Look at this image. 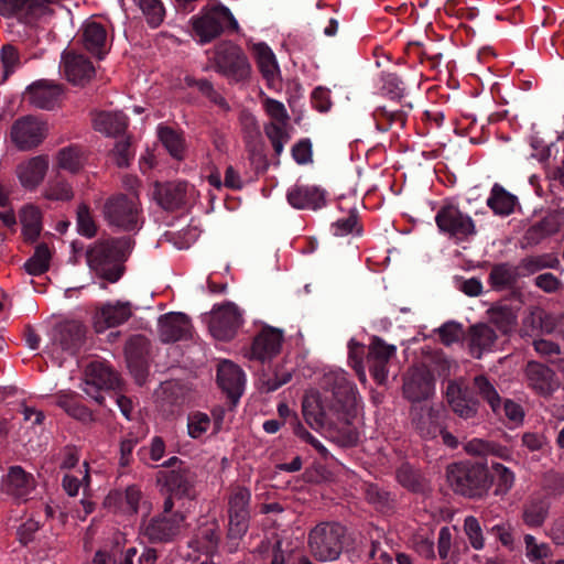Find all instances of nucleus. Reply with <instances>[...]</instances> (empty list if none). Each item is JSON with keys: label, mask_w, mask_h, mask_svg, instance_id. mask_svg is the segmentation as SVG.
Returning <instances> with one entry per match:
<instances>
[{"label": "nucleus", "mask_w": 564, "mask_h": 564, "mask_svg": "<svg viewBox=\"0 0 564 564\" xmlns=\"http://www.w3.org/2000/svg\"><path fill=\"white\" fill-rule=\"evenodd\" d=\"M159 336L163 343H175L192 336V324L183 313L171 312L159 318Z\"/></svg>", "instance_id": "obj_23"}, {"label": "nucleus", "mask_w": 564, "mask_h": 564, "mask_svg": "<svg viewBox=\"0 0 564 564\" xmlns=\"http://www.w3.org/2000/svg\"><path fill=\"white\" fill-rule=\"evenodd\" d=\"M288 123L268 122L264 124V133L270 140L274 153L281 155L285 143L289 142L290 135L286 132Z\"/></svg>", "instance_id": "obj_52"}, {"label": "nucleus", "mask_w": 564, "mask_h": 564, "mask_svg": "<svg viewBox=\"0 0 564 564\" xmlns=\"http://www.w3.org/2000/svg\"><path fill=\"white\" fill-rule=\"evenodd\" d=\"M525 556L533 564H545L546 558L552 556L551 547L547 543L538 542L532 534H525L524 538Z\"/></svg>", "instance_id": "obj_49"}, {"label": "nucleus", "mask_w": 564, "mask_h": 564, "mask_svg": "<svg viewBox=\"0 0 564 564\" xmlns=\"http://www.w3.org/2000/svg\"><path fill=\"white\" fill-rule=\"evenodd\" d=\"M215 67L218 73L231 83L245 82L249 78L251 67L241 47L224 42L216 47Z\"/></svg>", "instance_id": "obj_6"}, {"label": "nucleus", "mask_w": 564, "mask_h": 564, "mask_svg": "<svg viewBox=\"0 0 564 564\" xmlns=\"http://www.w3.org/2000/svg\"><path fill=\"white\" fill-rule=\"evenodd\" d=\"M158 135L167 152L175 159L181 160L184 153V140L182 135L170 127L160 126Z\"/></svg>", "instance_id": "obj_48"}, {"label": "nucleus", "mask_w": 564, "mask_h": 564, "mask_svg": "<svg viewBox=\"0 0 564 564\" xmlns=\"http://www.w3.org/2000/svg\"><path fill=\"white\" fill-rule=\"evenodd\" d=\"M93 124L96 131L107 135H116L126 130L128 119L122 112L102 111L95 116Z\"/></svg>", "instance_id": "obj_38"}, {"label": "nucleus", "mask_w": 564, "mask_h": 564, "mask_svg": "<svg viewBox=\"0 0 564 564\" xmlns=\"http://www.w3.org/2000/svg\"><path fill=\"white\" fill-rule=\"evenodd\" d=\"M120 386L118 373L104 361H91L86 366L83 379V391L102 405L105 398L104 391L116 390Z\"/></svg>", "instance_id": "obj_7"}, {"label": "nucleus", "mask_w": 564, "mask_h": 564, "mask_svg": "<svg viewBox=\"0 0 564 564\" xmlns=\"http://www.w3.org/2000/svg\"><path fill=\"white\" fill-rule=\"evenodd\" d=\"M397 480L412 492H424L427 489L426 479L409 464H403L398 468Z\"/></svg>", "instance_id": "obj_45"}, {"label": "nucleus", "mask_w": 564, "mask_h": 564, "mask_svg": "<svg viewBox=\"0 0 564 564\" xmlns=\"http://www.w3.org/2000/svg\"><path fill=\"white\" fill-rule=\"evenodd\" d=\"M560 228L558 218L554 215H547L528 229L527 238L531 242L538 243L542 239L556 234Z\"/></svg>", "instance_id": "obj_46"}, {"label": "nucleus", "mask_w": 564, "mask_h": 564, "mask_svg": "<svg viewBox=\"0 0 564 564\" xmlns=\"http://www.w3.org/2000/svg\"><path fill=\"white\" fill-rule=\"evenodd\" d=\"M120 259L119 241L113 239L97 241L86 251V260L90 270L111 283L117 282L121 276Z\"/></svg>", "instance_id": "obj_5"}, {"label": "nucleus", "mask_w": 564, "mask_h": 564, "mask_svg": "<svg viewBox=\"0 0 564 564\" xmlns=\"http://www.w3.org/2000/svg\"><path fill=\"white\" fill-rule=\"evenodd\" d=\"M253 50L261 74L269 83H273L279 73V66L272 50L264 43L256 44Z\"/></svg>", "instance_id": "obj_42"}, {"label": "nucleus", "mask_w": 564, "mask_h": 564, "mask_svg": "<svg viewBox=\"0 0 564 564\" xmlns=\"http://www.w3.org/2000/svg\"><path fill=\"white\" fill-rule=\"evenodd\" d=\"M169 490L181 496H189L195 482V474L186 466H180L169 471H161Z\"/></svg>", "instance_id": "obj_34"}, {"label": "nucleus", "mask_w": 564, "mask_h": 564, "mask_svg": "<svg viewBox=\"0 0 564 564\" xmlns=\"http://www.w3.org/2000/svg\"><path fill=\"white\" fill-rule=\"evenodd\" d=\"M550 510L546 497H531L522 508V520L529 528H540L545 522Z\"/></svg>", "instance_id": "obj_36"}, {"label": "nucleus", "mask_w": 564, "mask_h": 564, "mask_svg": "<svg viewBox=\"0 0 564 564\" xmlns=\"http://www.w3.org/2000/svg\"><path fill=\"white\" fill-rule=\"evenodd\" d=\"M131 316L132 305L130 302H108L96 312L94 327L97 333H102L126 323Z\"/></svg>", "instance_id": "obj_21"}, {"label": "nucleus", "mask_w": 564, "mask_h": 564, "mask_svg": "<svg viewBox=\"0 0 564 564\" xmlns=\"http://www.w3.org/2000/svg\"><path fill=\"white\" fill-rule=\"evenodd\" d=\"M435 223L442 234L458 241L466 240L476 234L473 218L454 205L442 206L436 213Z\"/></svg>", "instance_id": "obj_9"}, {"label": "nucleus", "mask_w": 564, "mask_h": 564, "mask_svg": "<svg viewBox=\"0 0 564 564\" xmlns=\"http://www.w3.org/2000/svg\"><path fill=\"white\" fill-rule=\"evenodd\" d=\"M321 392L306 394L302 402L305 421L315 430L341 431L357 414V390L344 370H329L321 380Z\"/></svg>", "instance_id": "obj_1"}, {"label": "nucleus", "mask_w": 564, "mask_h": 564, "mask_svg": "<svg viewBox=\"0 0 564 564\" xmlns=\"http://www.w3.org/2000/svg\"><path fill=\"white\" fill-rule=\"evenodd\" d=\"M20 221L26 240L34 241L41 232V212L36 206L28 205L21 209Z\"/></svg>", "instance_id": "obj_44"}, {"label": "nucleus", "mask_w": 564, "mask_h": 564, "mask_svg": "<svg viewBox=\"0 0 564 564\" xmlns=\"http://www.w3.org/2000/svg\"><path fill=\"white\" fill-rule=\"evenodd\" d=\"M138 6L151 28H158L163 22L165 9L161 0H139Z\"/></svg>", "instance_id": "obj_53"}, {"label": "nucleus", "mask_w": 564, "mask_h": 564, "mask_svg": "<svg viewBox=\"0 0 564 564\" xmlns=\"http://www.w3.org/2000/svg\"><path fill=\"white\" fill-rule=\"evenodd\" d=\"M488 319L502 334L510 333L517 325V314L509 305H494L487 311Z\"/></svg>", "instance_id": "obj_43"}, {"label": "nucleus", "mask_w": 564, "mask_h": 564, "mask_svg": "<svg viewBox=\"0 0 564 564\" xmlns=\"http://www.w3.org/2000/svg\"><path fill=\"white\" fill-rule=\"evenodd\" d=\"M473 388L475 393L489 404L495 414H500L501 398L495 384L486 376H476Z\"/></svg>", "instance_id": "obj_41"}, {"label": "nucleus", "mask_w": 564, "mask_h": 564, "mask_svg": "<svg viewBox=\"0 0 564 564\" xmlns=\"http://www.w3.org/2000/svg\"><path fill=\"white\" fill-rule=\"evenodd\" d=\"M433 391V380L430 375L423 369H411L403 382L404 397L413 402H420L430 397Z\"/></svg>", "instance_id": "obj_29"}, {"label": "nucleus", "mask_w": 564, "mask_h": 564, "mask_svg": "<svg viewBox=\"0 0 564 564\" xmlns=\"http://www.w3.org/2000/svg\"><path fill=\"white\" fill-rule=\"evenodd\" d=\"M62 93L61 85L41 79L28 86L24 99L36 108L50 110L57 105Z\"/></svg>", "instance_id": "obj_22"}, {"label": "nucleus", "mask_w": 564, "mask_h": 564, "mask_svg": "<svg viewBox=\"0 0 564 564\" xmlns=\"http://www.w3.org/2000/svg\"><path fill=\"white\" fill-rule=\"evenodd\" d=\"M217 381L219 387L235 401L238 400L245 387V373L237 365L224 360L218 366Z\"/></svg>", "instance_id": "obj_30"}, {"label": "nucleus", "mask_w": 564, "mask_h": 564, "mask_svg": "<svg viewBox=\"0 0 564 564\" xmlns=\"http://www.w3.org/2000/svg\"><path fill=\"white\" fill-rule=\"evenodd\" d=\"M192 26L199 43H209L218 37L224 30V23L229 22L234 29H238V22L231 11L224 6L212 8L198 17H193Z\"/></svg>", "instance_id": "obj_8"}, {"label": "nucleus", "mask_w": 564, "mask_h": 564, "mask_svg": "<svg viewBox=\"0 0 564 564\" xmlns=\"http://www.w3.org/2000/svg\"><path fill=\"white\" fill-rule=\"evenodd\" d=\"M220 543V524L216 519H205L195 530L187 545L195 552L214 555Z\"/></svg>", "instance_id": "obj_18"}, {"label": "nucleus", "mask_w": 564, "mask_h": 564, "mask_svg": "<svg viewBox=\"0 0 564 564\" xmlns=\"http://www.w3.org/2000/svg\"><path fill=\"white\" fill-rule=\"evenodd\" d=\"M446 477L455 494L469 499L486 497L492 485L488 468L480 463H454L447 467Z\"/></svg>", "instance_id": "obj_2"}, {"label": "nucleus", "mask_w": 564, "mask_h": 564, "mask_svg": "<svg viewBox=\"0 0 564 564\" xmlns=\"http://www.w3.org/2000/svg\"><path fill=\"white\" fill-rule=\"evenodd\" d=\"M0 57L4 69L2 78L4 82L20 64L19 53L13 45L7 44L2 46Z\"/></svg>", "instance_id": "obj_60"}, {"label": "nucleus", "mask_w": 564, "mask_h": 564, "mask_svg": "<svg viewBox=\"0 0 564 564\" xmlns=\"http://www.w3.org/2000/svg\"><path fill=\"white\" fill-rule=\"evenodd\" d=\"M492 468L496 475L495 495L505 496L510 491V489L514 485V474L508 467L499 463L494 464Z\"/></svg>", "instance_id": "obj_54"}, {"label": "nucleus", "mask_w": 564, "mask_h": 564, "mask_svg": "<svg viewBox=\"0 0 564 564\" xmlns=\"http://www.w3.org/2000/svg\"><path fill=\"white\" fill-rule=\"evenodd\" d=\"M446 399L452 410L467 420L476 416L479 402L468 395L467 387L460 381H449L446 387Z\"/></svg>", "instance_id": "obj_26"}, {"label": "nucleus", "mask_w": 564, "mask_h": 564, "mask_svg": "<svg viewBox=\"0 0 564 564\" xmlns=\"http://www.w3.org/2000/svg\"><path fill=\"white\" fill-rule=\"evenodd\" d=\"M242 314L231 302L215 307L209 319V330L219 340L231 339L242 325Z\"/></svg>", "instance_id": "obj_11"}, {"label": "nucleus", "mask_w": 564, "mask_h": 564, "mask_svg": "<svg viewBox=\"0 0 564 564\" xmlns=\"http://www.w3.org/2000/svg\"><path fill=\"white\" fill-rule=\"evenodd\" d=\"M516 203L517 197L498 183L494 184L490 195L487 198V206L499 216H509L512 214Z\"/></svg>", "instance_id": "obj_37"}, {"label": "nucleus", "mask_w": 564, "mask_h": 564, "mask_svg": "<svg viewBox=\"0 0 564 564\" xmlns=\"http://www.w3.org/2000/svg\"><path fill=\"white\" fill-rule=\"evenodd\" d=\"M57 166L70 173H77L84 166V153L77 147H66L58 151Z\"/></svg>", "instance_id": "obj_47"}, {"label": "nucleus", "mask_w": 564, "mask_h": 564, "mask_svg": "<svg viewBox=\"0 0 564 564\" xmlns=\"http://www.w3.org/2000/svg\"><path fill=\"white\" fill-rule=\"evenodd\" d=\"M414 429L423 438H434L441 432L438 413L426 405H414L411 409Z\"/></svg>", "instance_id": "obj_33"}, {"label": "nucleus", "mask_w": 564, "mask_h": 564, "mask_svg": "<svg viewBox=\"0 0 564 564\" xmlns=\"http://www.w3.org/2000/svg\"><path fill=\"white\" fill-rule=\"evenodd\" d=\"M77 230L87 238H91L97 232L96 224L89 213L87 205L82 204L77 208Z\"/></svg>", "instance_id": "obj_58"}, {"label": "nucleus", "mask_w": 564, "mask_h": 564, "mask_svg": "<svg viewBox=\"0 0 564 564\" xmlns=\"http://www.w3.org/2000/svg\"><path fill=\"white\" fill-rule=\"evenodd\" d=\"M263 107L271 119L270 122L289 123L290 116L283 102L268 97L263 101Z\"/></svg>", "instance_id": "obj_59"}, {"label": "nucleus", "mask_w": 564, "mask_h": 564, "mask_svg": "<svg viewBox=\"0 0 564 564\" xmlns=\"http://www.w3.org/2000/svg\"><path fill=\"white\" fill-rule=\"evenodd\" d=\"M397 347L387 344L382 338L373 336L368 347L367 364L373 379L382 384L388 378V364L395 355Z\"/></svg>", "instance_id": "obj_16"}, {"label": "nucleus", "mask_w": 564, "mask_h": 564, "mask_svg": "<svg viewBox=\"0 0 564 564\" xmlns=\"http://www.w3.org/2000/svg\"><path fill=\"white\" fill-rule=\"evenodd\" d=\"M524 381L527 386L540 395H550L557 388L554 371L547 366L529 361L524 368Z\"/></svg>", "instance_id": "obj_24"}, {"label": "nucleus", "mask_w": 564, "mask_h": 564, "mask_svg": "<svg viewBox=\"0 0 564 564\" xmlns=\"http://www.w3.org/2000/svg\"><path fill=\"white\" fill-rule=\"evenodd\" d=\"M560 260L552 253L529 256L520 260L518 269L521 276L534 274L543 269H557Z\"/></svg>", "instance_id": "obj_40"}, {"label": "nucleus", "mask_w": 564, "mask_h": 564, "mask_svg": "<svg viewBox=\"0 0 564 564\" xmlns=\"http://www.w3.org/2000/svg\"><path fill=\"white\" fill-rule=\"evenodd\" d=\"M85 327L77 322H68L53 329L52 346L54 351L61 350L67 355H75L85 340Z\"/></svg>", "instance_id": "obj_17"}, {"label": "nucleus", "mask_w": 564, "mask_h": 564, "mask_svg": "<svg viewBox=\"0 0 564 564\" xmlns=\"http://www.w3.org/2000/svg\"><path fill=\"white\" fill-rule=\"evenodd\" d=\"M51 251L45 243L35 248L34 254L24 263V269L30 275H40L50 268Z\"/></svg>", "instance_id": "obj_50"}, {"label": "nucleus", "mask_w": 564, "mask_h": 564, "mask_svg": "<svg viewBox=\"0 0 564 564\" xmlns=\"http://www.w3.org/2000/svg\"><path fill=\"white\" fill-rule=\"evenodd\" d=\"M212 420L208 414L196 411L187 417V433L192 438H199L210 427Z\"/></svg>", "instance_id": "obj_55"}, {"label": "nucleus", "mask_w": 564, "mask_h": 564, "mask_svg": "<svg viewBox=\"0 0 564 564\" xmlns=\"http://www.w3.org/2000/svg\"><path fill=\"white\" fill-rule=\"evenodd\" d=\"M80 41L84 48L98 59H102L110 50V41L105 25L94 20H88L83 24Z\"/></svg>", "instance_id": "obj_20"}, {"label": "nucleus", "mask_w": 564, "mask_h": 564, "mask_svg": "<svg viewBox=\"0 0 564 564\" xmlns=\"http://www.w3.org/2000/svg\"><path fill=\"white\" fill-rule=\"evenodd\" d=\"M346 530L337 522H321L308 533L307 546L319 562H330L339 557L344 549Z\"/></svg>", "instance_id": "obj_3"}, {"label": "nucleus", "mask_w": 564, "mask_h": 564, "mask_svg": "<svg viewBox=\"0 0 564 564\" xmlns=\"http://www.w3.org/2000/svg\"><path fill=\"white\" fill-rule=\"evenodd\" d=\"M133 153L130 149V141L128 139H121L116 142L111 158L119 167H127L130 163Z\"/></svg>", "instance_id": "obj_62"}, {"label": "nucleus", "mask_w": 564, "mask_h": 564, "mask_svg": "<svg viewBox=\"0 0 564 564\" xmlns=\"http://www.w3.org/2000/svg\"><path fill=\"white\" fill-rule=\"evenodd\" d=\"M383 88L393 99L402 98L405 91L403 80L397 74L392 73L383 75Z\"/></svg>", "instance_id": "obj_63"}, {"label": "nucleus", "mask_w": 564, "mask_h": 564, "mask_svg": "<svg viewBox=\"0 0 564 564\" xmlns=\"http://www.w3.org/2000/svg\"><path fill=\"white\" fill-rule=\"evenodd\" d=\"M519 276L521 274L518 265L499 263L491 268L488 281L494 290H505L514 284Z\"/></svg>", "instance_id": "obj_39"}, {"label": "nucleus", "mask_w": 564, "mask_h": 564, "mask_svg": "<svg viewBox=\"0 0 564 564\" xmlns=\"http://www.w3.org/2000/svg\"><path fill=\"white\" fill-rule=\"evenodd\" d=\"M2 487L13 498L26 500L35 489V481L22 467L12 466L3 478Z\"/></svg>", "instance_id": "obj_28"}, {"label": "nucleus", "mask_w": 564, "mask_h": 564, "mask_svg": "<svg viewBox=\"0 0 564 564\" xmlns=\"http://www.w3.org/2000/svg\"><path fill=\"white\" fill-rule=\"evenodd\" d=\"M187 183L166 182L156 183L154 186V199L165 210H175L185 204Z\"/></svg>", "instance_id": "obj_31"}, {"label": "nucleus", "mask_w": 564, "mask_h": 564, "mask_svg": "<svg viewBox=\"0 0 564 564\" xmlns=\"http://www.w3.org/2000/svg\"><path fill=\"white\" fill-rule=\"evenodd\" d=\"M61 69L66 79L74 85H84L95 76V67L83 54L73 51H64L62 54Z\"/></svg>", "instance_id": "obj_19"}, {"label": "nucleus", "mask_w": 564, "mask_h": 564, "mask_svg": "<svg viewBox=\"0 0 564 564\" xmlns=\"http://www.w3.org/2000/svg\"><path fill=\"white\" fill-rule=\"evenodd\" d=\"M498 335L485 323L473 325L468 329L467 344L470 355L480 359L484 354L494 350Z\"/></svg>", "instance_id": "obj_27"}, {"label": "nucleus", "mask_w": 564, "mask_h": 564, "mask_svg": "<svg viewBox=\"0 0 564 564\" xmlns=\"http://www.w3.org/2000/svg\"><path fill=\"white\" fill-rule=\"evenodd\" d=\"M358 225V217L357 214L351 212L349 215H347L344 218L338 219L332 225V228L334 230L335 236H346L356 229Z\"/></svg>", "instance_id": "obj_64"}, {"label": "nucleus", "mask_w": 564, "mask_h": 564, "mask_svg": "<svg viewBox=\"0 0 564 564\" xmlns=\"http://www.w3.org/2000/svg\"><path fill=\"white\" fill-rule=\"evenodd\" d=\"M283 340L282 329L263 327L253 338L249 358L261 362L272 360L281 352Z\"/></svg>", "instance_id": "obj_14"}, {"label": "nucleus", "mask_w": 564, "mask_h": 564, "mask_svg": "<svg viewBox=\"0 0 564 564\" xmlns=\"http://www.w3.org/2000/svg\"><path fill=\"white\" fill-rule=\"evenodd\" d=\"M47 132L46 123L33 116L18 119L11 128L12 142L19 150L28 151L37 147Z\"/></svg>", "instance_id": "obj_12"}, {"label": "nucleus", "mask_w": 564, "mask_h": 564, "mask_svg": "<svg viewBox=\"0 0 564 564\" xmlns=\"http://www.w3.org/2000/svg\"><path fill=\"white\" fill-rule=\"evenodd\" d=\"M59 0H0V14L4 17L17 15L25 23L35 18L51 13V6Z\"/></svg>", "instance_id": "obj_15"}, {"label": "nucleus", "mask_w": 564, "mask_h": 564, "mask_svg": "<svg viewBox=\"0 0 564 564\" xmlns=\"http://www.w3.org/2000/svg\"><path fill=\"white\" fill-rule=\"evenodd\" d=\"M288 202L297 209H319L325 203V192L316 186L295 185L288 192Z\"/></svg>", "instance_id": "obj_32"}, {"label": "nucleus", "mask_w": 564, "mask_h": 564, "mask_svg": "<svg viewBox=\"0 0 564 564\" xmlns=\"http://www.w3.org/2000/svg\"><path fill=\"white\" fill-rule=\"evenodd\" d=\"M43 195L50 200H70L74 193L67 182L56 180L47 183Z\"/></svg>", "instance_id": "obj_57"}, {"label": "nucleus", "mask_w": 564, "mask_h": 564, "mask_svg": "<svg viewBox=\"0 0 564 564\" xmlns=\"http://www.w3.org/2000/svg\"><path fill=\"white\" fill-rule=\"evenodd\" d=\"M117 499H123L121 508L124 512L134 514L139 510V503L142 499V492L139 487L132 485L126 489L123 495L119 492L108 495V497L106 498V503L110 505L112 501Z\"/></svg>", "instance_id": "obj_51"}, {"label": "nucleus", "mask_w": 564, "mask_h": 564, "mask_svg": "<svg viewBox=\"0 0 564 564\" xmlns=\"http://www.w3.org/2000/svg\"><path fill=\"white\" fill-rule=\"evenodd\" d=\"M251 492L248 488L236 486L228 496V517L234 535L246 534L250 519Z\"/></svg>", "instance_id": "obj_13"}, {"label": "nucleus", "mask_w": 564, "mask_h": 564, "mask_svg": "<svg viewBox=\"0 0 564 564\" xmlns=\"http://www.w3.org/2000/svg\"><path fill=\"white\" fill-rule=\"evenodd\" d=\"M184 520L180 512L156 516L141 524L140 534L150 543H169L180 535Z\"/></svg>", "instance_id": "obj_10"}, {"label": "nucleus", "mask_w": 564, "mask_h": 564, "mask_svg": "<svg viewBox=\"0 0 564 564\" xmlns=\"http://www.w3.org/2000/svg\"><path fill=\"white\" fill-rule=\"evenodd\" d=\"M513 525L509 521H501L489 529L500 543L509 550L514 549Z\"/></svg>", "instance_id": "obj_61"}, {"label": "nucleus", "mask_w": 564, "mask_h": 564, "mask_svg": "<svg viewBox=\"0 0 564 564\" xmlns=\"http://www.w3.org/2000/svg\"><path fill=\"white\" fill-rule=\"evenodd\" d=\"M50 161L46 155H36L18 164L15 174L21 186L34 191L43 182Z\"/></svg>", "instance_id": "obj_25"}, {"label": "nucleus", "mask_w": 564, "mask_h": 564, "mask_svg": "<svg viewBox=\"0 0 564 564\" xmlns=\"http://www.w3.org/2000/svg\"><path fill=\"white\" fill-rule=\"evenodd\" d=\"M463 527L470 545L475 550H481L485 546V538L478 519L474 516H468L465 518Z\"/></svg>", "instance_id": "obj_56"}, {"label": "nucleus", "mask_w": 564, "mask_h": 564, "mask_svg": "<svg viewBox=\"0 0 564 564\" xmlns=\"http://www.w3.org/2000/svg\"><path fill=\"white\" fill-rule=\"evenodd\" d=\"M104 216L110 226L124 231L138 230L142 225V208L135 193L109 197L104 205Z\"/></svg>", "instance_id": "obj_4"}, {"label": "nucleus", "mask_w": 564, "mask_h": 564, "mask_svg": "<svg viewBox=\"0 0 564 564\" xmlns=\"http://www.w3.org/2000/svg\"><path fill=\"white\" fill-rule=\"evenodd\" d=\"M524 326L530 324L533 328H539L542 333L554 334L564 339V315L555 316L542 310L532 312L524 321Z\"/></svg>", "instance_id": "obj_35"}]
</instances>
